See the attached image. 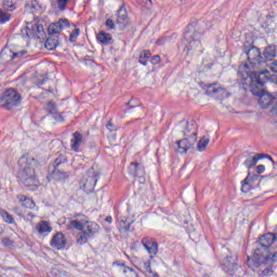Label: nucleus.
I'll return each instance as SVG.
<instances>
[{
    "label": "nucleus",
    "instance_id": "79ce46f5",
    "mask_svg": "<svg viewBox=\"0 0 277 277\" xmlns=\"http://www.w3.org/2000/svg\"><path fill=\"white\" fill-rule=\"evenodd\" d=\"M145 276H147V277H159V274H157L156 272H153V268H151L149 272L145 273Z\"/></svg>",
    "mask_w": 277,
    "mask_h": 277
},
{
    "label": "nucleus",
    "instance_id": "4be33fe9",
    "mask_svg": "<svg viewBox=\"0 0 277 277\" xmlns=\"http://www.w3.org/2000/svg\"><path fill=\"white\" fill-rule=\"evenodd\" d=\"M25 9L27 10V12H31L34 14L36 12H39L40 3H38L37 0H30L28 3H26Z\"/></svg>",
    "mask_w": 277,
    "mask_h": 277
},
{
    "label": "nucleus",
    "instance_id": "dca6fc26",
    "mask_svg": "<svg viewBox=\"0 0 277 277\" xmlns=\"http://www.w3.org/2000/svg\"><path fill=\"white\" fill-rule=\"evenodd\" d=\"M232 256H227L224 263V269L229 276H235V272H237V264H235V259L230 262Z\"/></svg>",
    "mask_w": 277,
    "mask_h": 277
},
{
    "label": "nucleus",
    "instance_id": "de8ad7c7",
    "mask_svg": "<svg viewBox=\"0 0 277 277\" xmlns=\"http://www.w3.org/2000/svg\"><path fill=\"white\" fill-rule=\"evenodd\" d=\"M2 241H3L4 246H10V243H12V241L8 238H4Z\"/></svg>",
    "mask_w": 277,
    "mask_h": 277
},
{
    "label": "nucleus",
    "instance_id": "a211bd4d",
    "mask_svg": "<svg viewBox=\"0 0 277 277\" xmlns=\"http://www.w3.org/2000/svg\"><path fill=\"white\" fill-rule=\"evenodd\" d=\"M261 159H265V155L263 154H258L255 156H250L249 158H247V160L245 161L246 167L250 170V168H254V166H256V163H259V161H261Z\"/></svg>",
    "mask_w": 277,
    "mask_h": 277
},
{
    "label": "nucleus",
    "instance_id": "7ed1b4c3",
    "mask_svg": "<svg viewBox=\"0 0 277 277\" xmlns=\"http://www.w3.org/2000/svg\"><path fill=\"white\" fill-rule=\"evenodd\" d=\"M74 217H75L74 220L69 221L67 228L83 230L90 237H94V235H96V233L101 230V226H98L97 223L88 221L84 219H80L81 214H76Z\"/></svg>",
    "mask_w": 277,
    "mask_h": 277
},
{
    "label": "nucleus",
    "instance_id": "39448f33",
    "mask_svg": "<svg viewBox=\"0 0 277 277\" xmlns=\"http://www.w3.org/2000/svg\"><path fill=\"white\" fill-rule=\"evenodd\" d=\"M1 103L4 109H12V107H16L21 103V95L16 90L9 89L1 97Z\"/></svg>",
    "mask_w": 277,
    "mask_h": 277
},
{
    "label": "nucleus",
    "instance_id": "ea45409f",
    "mask_svg": "<svg viewBox=\"0 0 277 277\" xmlns=\"http://www.w3.org/2000/svg\"><path fill=\"white\" fill-rule=\"evenodd\" d=\"M138 62L140 64H142V66H147L148 58H145L144 56H140Z\"/></svg>",
    "mask_w": 277,
    "mask_h": 277
},
{
    "label": "nucleus",
    "instance_id": "4468645a",
    "mask_svg": "<svg viewBox=\"0 0 277 277\" xmlns=\"http://www.w3.org/2000/svg\"><path fill=\"white\" fill-rule=\"evenodd\" d=\"M129 172L132 176H137L138 183L144 184L146 183V177L144 176V167L140 163H132L129 167Z\"/></svg>",
    "mask_w": 277,
    "mask_h": 277
},
{
    "label": "nucleus",
    "instance_id": "5fc2aeb1",
    "mask_svg": "<svg viewBox=\"0 0 277 277\" xmlns=\"http://www.w3.org/2000/svg\"><path fill=\"white\" fill-rule=\"evenodd\" d=\"M148 2L150 3V0H148Z\"/></svg>",
    "mask_w": 277,
    "mask_h": 277
},
{
    "label": "nucleus",
    "instance_id": "393cba45",
    "mask_svg": "<svg viewBox=\"0 0 277 277\" xmlns=\"http://www.w3.org/2000/svg\"><path fill=\"white\" fill-rule=\"evenodd\" d=\"M189 124H194L196 130L198 129V127L196 126V122H194V121L187 122L185 124L184 135L188 140L194 136V130H192V128H189Z\"/></svg>",
    "mask_w": 277,
    "mask_h": 277
},
{
    "label": "nucleus",
    "instance_id": "0eeeda50",
    "mask_svg": "<svg viewBox=\"0 0 277 277\" xmlns=\"http://www.w3.org/2000/svg\"><path fill=\"white\" fill-rule=\"evenodd\" d=\"M186 41L185 51L189 53V51H196L202 47V42L200 41V34L196 31H187L184 36Z\"/></svg>",
    "mask_w": 277,
    "mask_h": 277
},
{
    "label": "nucleus",
    "instance_id": "09e8293b",
    "mask_svg": "<svg viewBox=\"0 0 277 277\" xmlns=\"http://www.w3.org/2000/svg\"><path fill=\"white\" fill-rule=\"evenodd\" d=\"M105 222L111 224V222H114V219L111 216H106Z\"/></svg>",
    "mask_w": 277,
    "mask_h": 277
},
{
    "label": "nucleus",
    "instance_id": "9b49d317",
    "mask_svg": "<svg viewBox=\"0 0 277 277\" xmlns=\"http://www.w3.org/2000/svg\"><path fill=\"white\" fill-rule=\"evenodd\" d=\"M142 246L148 252L149 259H155L157 256V252H159V245L157 241H154L151 238H143Z\"/></svg>",
    "mask_w": 277,
    "mask_h": 277
},
{
    "label": "nucleus",
    "instance_id": "58836bf2",
    "mask_svg": "<svg viewBox=\"0 0 277 277\" xmlns=\"http://www.w3.org/2000/svg\"><path fill=\"white\" fill-rule=\"evenodd\" d=\"M106 27H108V29H115V24L113 19H107L106 21Z\"/></svg>",
    "mask_w": 277,
    "mask_h": 277
},
{
    "label": "nucleus",
    "instance_id": "1a4fd4ad",
    "mask_svg": "<svg viewBox=\"0 0 277 277\" xmlns=\"http://www.w3.org/2000/svg\"><path fill=\"white\" fill-rule=\"evenodd\" d=\"M96 173H94V170H90L85 176L82 177L80 182V187L83 189V192H92L94 187H96Z\"/></svg>",
    "mask_w": 277,
    "mask_h": 277
},
{
    "label": "nucleus",
    "instance_id": "a19ab883",
    "mask_svg": "<svg viewBox=\"0 0 277 277\" xmlns=\"http://www.w3.org/2000/svg\"><path fill=\"white\" fill-rule=\"evenodd\" d=\"M272 72H277V61L269 64Z\"/></svg>",
    "mask_w": 277,
    "mask_h": 277
},
{
    "label": "nucleus",
    "instance_id": "e433bc0d",
    "mask_svg": "<svg viewBox=\"0 0 277 277\" xmlns=\"http://www.w3.org/2000/svg\"><path fill=\"white\" fill-rule=\"evenodd\" d=\"M55 109H56L55 103H54V102H50V103L48 104V111H49L50 114H55Z\"/></svg>",
    "mask_w": 277,
    "mask_h": 277
},
{
    "label": "nucleus",
    "instance_id": "c03bdc74",
    "mask_svg": "<svg viewBox=\"0 0 277 277\" xmlns=\"http://www.w3.org/2000/svg\"><path fill=\"white\" fill-rule=\"evenodd\" d=\"M263 172H265V166L259 164L258 166V174H263Z\"/></svg>",
    "mask_w": 277,
    "mask_h": 277
},
{
    "label": "nucleus",
    "instance_id": "7c9ffc66",
    "mask_svg": "<svg viewBox=\"0 0 277 277\" xmlns=\"http://www.w3.org/2000/svg\"><path fill=\"white\" fill-rule=\"evenodd\" d=\"M79 34H81V30H79V28H75L69 36L70 42H77V38H79Z\"/></svg>",
    "mask_w": 277,
    "mask_h": 277
},
{
    "label": "nucleus",
    "instance_id": "37998d69",
    "mask_svg": "<svg viewBox=\"0 0 277 277\" xmlns=\"http://www.w3.org/2000/svg\"><path fill=\"white\" fill-rule=\"evenodd\" d=\"M64 161H66V159H64L63 157H58V158L55 159L54 163L57 167L61 163H64Z\"/></svg>",
    "mask_w": 277,
    "mask_h": 277
},
{
    "label": "nucleus",
    "instance_id": "f03ea898",
    "mask_svg": "<svg viewBox=\"0 0 277 277\" xmlns=\"http://www.w3.org/2000/svg\"><path fill=\"white\" fill-rule=\"evenodd\" d=\"M36 166H38V162L29 155H24L18 160L17 176L30 192L40 187V182L36 175Z\"/></svg>",
    "mask_w": 277,
    "mask_h": 277
},
{
    "label": "nucleus",
    "instance_id": "c756f323",
    "mask_svg": "<svg viewBox=\"0 0 277 277\" xmlns=\"http://www.w3.org/2000/svg\"><path fill=\"white\" fill-rule=\"evenodd\" d=\"M2 5L4 10H9L10 12H13V10H15L14 0H3Z\"/></svg>",
    "mask_w": 277,
    "mask_h": 277
},
{
    "label": "nucleus",
    "instance_id": "a18cd8bd",
    "mask_svg": "<svg viewBox=\"0 0 277 277\" xmlns=\"http://www.w3.org/2000/svg\"><path fill=\"white\" fill-rule=\"evenodd\" d=\"M106 129H108V131H116V127L113 126L111 122H108V123H107Z\"/></svg>",
    "mask_w": 277,
    "mask_h": 277
},
{
    "label": "nucleus",
    "instance_id": "f704fd0d",
    "mask_svg": "<svg viewBox=\"0 0 277 277\" xmlns=\"http://www.w3.org/2000/svg\"><path fill=\"white\" fill-rule=\"evenodd\" d=\"M141 267H143L145 274L150 272V261L141 263Z\"/></svg>",
    "mask_w": 277,
    "mask_h": 277
},
{
    "label": "nucleus",
    "instance_id": "412c9836",
    "mask_svg": "<svg viewBox=\"0 0 277 277\" xmlns=\"http://www.w3.org/2000/svg\"><path fill=\"white\" fill-rule=\"evenodd\" d=\"M37 230L38 233H40V235L44 234V233H51L53 230V227H51V225L49 224V222L47 221H41L38 225H37Z\"/></svg>",
    "mask_w": 277,
    "mask_h": 277
},
{
    "label": "nucleus",
    "instance_id": "49530a36",
    "mask_svg": "<svg viewBox=\"0 0 277 277\" xmlns=\"http://www.w3.org/2000/svg\"><path fill=\"white\" fill-rule=\"evenodd\" d=\"M159 62V55H156L151 58V64H157Z\"/></svg>",
    "mask_w": 277,
    "mask_h": 277
},
{
    "label": "nucleus",
    "instance_id": "f8f14e48",
    "mask_svg": "<svg viewBox=\"0 0 277 277\" xmlns=\"http://www.w3.org/2000/svg\"><path fill=\"white\" fill-rule=\"evenodd\" d=\"M67 27H70V22L68 18H61L56 23L51 24L48 31L51 35L61 34V31H64V29H67Z\"/></svg>",
    "mask_w": 277,
    "mask_h": 277
},
{
    "label": "nucleus",
    "instance_id": "5701e85b",
    "mask_svg": "<svg viewBox=\"0 0 277 277\" xmlns=\"http://www.w3.org/2000/svg\"><path fill=\"white\" fill-rule=\"evenodd\" d=\"M277 52H276V45H268L264 50V57L265 60H272L273 57H276Z\"/></svg>",
    "mask_w": 277,
    "mask_h": 277
},
{
    "label": "nucleus",
    "instance_id": "2eb2a0df",
    "mask_svg": "<svg viewBox=\"0 0 277 277\" xmlns=\"http://www.w3.org/2000/svg\"><path fill=\"white\" fill-rule=\"evenodd\" d=\"M66 236H64V234L62 233H56L50 242V246H52V248H55V250H64V248H66Z\"/></svg>",
    "mask_w": 277,
    "mask_h": 277
},
{
    "label": "nucleus",
    "instance_id": "aec40b11",
    "mask_svg": "<svg viewBox=\"0 0 277 277\" xmlns=\"http://www.w3.org/2000/svg\"><path fill=\"white\" fill-rule=\"evenodd\" d=\"M96 40L97 42H100V44L107 45L111 42V35L105 31H101L100 34H97Z\"/></svg>",
    "mask_w": 277,
    "mask_h": 277
},
{
    "label": "nucleus",
    "instance_id": "423d86ee",
    "mask_svg": "<svg viewBox=\"0 0 277 277\" xmlns=\"http://www.w3.org/2000/svg\"><path fill=\"white\" fill-rule=\"evenodd\" d=\"M23 36H26V38L36 39L40 38L42 34H44V27L42 25L38 24V22H28L26 24V27L22 30Z\"/></svg>",
    "mask_w": 277,
    "mask_h": 277
},
{
    "label": "nucleus",
    "instance_id": "c85d7f7f",
    "mask_svg": "<svg viewBox=\"0 0 277 277\" xmlns=\"http://www.w3.org/2000/svg\"><path fill=\"white\" fill-rule=\"evenodd\" d=\"M90 237H91L90 235H88L87 233H84L83 230H81V232L78 234L77 242L80 243V246H83V243H88V239H89Z\"/></svg>",
    "mask_w": 277,
    "mask_h": 277
},
{
    "label": "nucleus",
    "instance_id": "603ef678",
    "mask_svg": "<svg viewBox=\"0 0 277 277\" xmlns=\"http://www.w3.org/2000/svg\"><path fill=\"white\" fill-rule=\"evenodd\" d=\"M164 43H166L164 41H161V40L158 41V44H164Z\"/></svg>",
    "mask_w": 277,
    "mask_h": 277
},
{
    "label": "nucleus",
    "instance_id": "cd10ccee",
    "mask_svg": "<svg viewBox=\"0 0 277 277\" xmlns=\"http://www.w3.org/2000/svg\"><path fill=\"white\" fill-rule=\"evenodd\" d=\"M117 222L120 226V230L123 232V233H128V230L131 226V223L128 222V221H124L123 219H120V217L117 219Z\"/></svg>",
    "mask_w": 277,
    "mask_h": 277
},
{
    "label": "nucleus",
    "instance_id": "72a5a7b5",
    "mask_svg": "<svg viewBox=\"0 0 277 277\" xmlns=\"http://www.w3.org/2000/svg\"><path fill=\"white\" fill-rule=\"evenodd\" d=\"M66 5H68V0H57V8L61 11L66 10Z\"/></svg>",
    "mask_w": 277,
    "mask_h": 277
},
{
    "label": "nucleus",
    "instance_id": "864d4df0",
    "mask_svg": "<svg viewBox=\"0 0 277 277\" xmlns=\"http://www.w3.org/2000/svg\"><path fill=\"white\" fill-rule=\"evenodd\" d=\"M63 174V176H66V173H62Z\"/></svg>",
    "mask_w": 277,
    "mask_h": 277
},
{
    "label": "nucleus",
    "instance_id": "b1692460",
    "mask_svg": "<svg viewBox=\"0 0 277 277\" xmlns=\"http://www.w3.org/2000/svg\"><path fill=\"white\" fill-rule=\"evenodd\" d=\"M57 44H60L57 39L49 38L47 39L44 47L48 51H54V49H57Z\"/></svg>",
    "mask_w": 277,
    "mask_h": 277
},
{
    "label": "nucleus",
    "instance_id": "2f4dec72",
    "mask_svg": "<svg viewBox=\"0 0 277 277\" xmlns=\"http://www.w3.org/2000/svg\"><path fill=\"white\" fill-rule=\"evenodd\" d=\"M9 21H10V14L0 10V23L4 24V23H8Z\"/></svg>",
    "mask_w": 277,
    "mask_h": 277
},
{
    "label": "nucleus",
    "instance_id": "f257e3e1",
    "mask_svg": "<svg viewBox=\"0 0 277 277\" xmlns=\"http://www.w3.org/2000/svg\"><path fill=\"white\" fill-rule=\"evenodd\" d=\"M246 55L249 62L248 64H243L238 69V75L241 79L242 85H249V88H263L269 79V70L265 69L260 72H253L251 68H261L265 61H263V56L261 55V50L259 48L252 45L249 50L246 51Z\"/></svg>",
    "mask_w": 277,
    "mask_h": 277
},
{
    "label": "nucleus",
    "instance_id": "6ab92c4d",
    "mask_svg": "<svg viewBox=\"0 0 277 277\" xmlns=\"http://www.w3.org/2000/svg\"><path fill=\"white\" fill-rule=\"evenodd\" d=\"M17 198L22 203V207H24L25 209H36V202H34V199L24 195H18Z\"/></svg>",
    "mask_w": 277,
    "mask_h": 277
},
{
    "label": "nucleus",
    "instance_id": "ddd939ff",
    "mask_svg": "<svg viewBox=\"0 0 277 277\" xmlns=\"http://www.w3.org/2000/svg\"><path fill=\"white\" fill-rule=\"evenodd\" d=\"M255 95L260 97L259 103L262 109H267V107H269V105H274V102L276 101V96L265 91H262L261 94H255Z\"/></svg>",
    "mask_w": 277,
    "mask_h": 277
},
{
    "label": "nucleus",
    "instance_id": "f3484780",
    "mask_svg": "<svg viewBox=\"0 0 277 277\" xmlns=\"http://www.w3.org/2000/svg\"><path fill=\"white\" fill-rule=\"evenodd\" d=\"M82 142L83 136L79 132H75L71 137V150L79 153V146H81Z\"/></svg>",
    "mask_w": 277,
    "mask_h": 277
},
{
    "label": "nucleus",
    "instance_id": "20e7f679",
    "mask_svg": "<svg viewBox=\"0 0 277 277\" xmlns=\"http://www.w3.org/2000/svg\"><path fill=\"white\" fill-rule=\"evenodd\" d=\"M188 129L193 131V136H190L189 138H183L176 142L175 149H176V153H179L180 155H185V153H187V150H189V148H192V146L196 144V140H197L196 126L189 124Z\"/></svg>",
    "mask_w": 277,
    "mask_h": 277
},
{
    "label": "nucleus",
    "instance_id": "473e14b6",
    "mask_svg": "<svg viewBox=\"0 0 277 277\" xmlns=\"http://www.w3.org/2000/svg\"><path fill=\"white\" fill-rule=\"evenodd\" d=\"M119 17L117 18V25H123L124 21H127V13H122V11H119Z\"/></svg>",
    "mask_w": 277,
    "mask_h": 277
},
{
    "label": "nucleus",
    "instance_id": "6e6552de",
    "mask_svg": "<svg viewBox=\"0 0 277 277\" xmlns=\"http://www.w3.org/2000/svg\"><path fill=\"white\" fill-rule=\"evenodd\" d=\"M206 93L208 96L219 101H222V98H226V96H228V91L219 83L209 84L206 89Z\"/></svg>",
    "mask_w": 277,
    "mask_h": 277
},
{
    "label": "nucleus",
    "instance_id": "c9c22d12",
    "mask_svg": "<svg viewBox=\"0 0 277 277\" xmlns=\"http://www.w3.org/2000/svg\"><path fill=\"white\" fill-rule=\"evenodd\" d=\"M272 274H274V271L266 268V269L262 271V273L260 274V277H268V276H272Z\"/></svg>",
    "mask_w": 277,
    "mask_h": 277
},
{
    "label": "nucleus",
    "instance_id": "8fccbe9b",
    "mask_svg": "<svg viewBox=\"0 0 277 277\" xmlns=\"http://www.w3.org/2000/svg\"><path fill=\"white\" fill-rule=\"evenodd\" d=\"M267 159H269V161H272L273 166H274V159L272 158V156H266Z\"/></svg>",
    "mask_w": 277,
    "mask_h": 277
},
{
    "label": "nucleus",
    "instance_id": "4c0bfd02",
    "mask_svg": "<svg viewBox=\"0 0 277 277\" xmlns=\"http://www.w3.org/2000/svg\"><path fill=\"white\" fill-rule=\"evenodd\" d=\"M150 55H153L151 53H150V51H148V50H145V51H143L142 53H141V57H144L145 60H150Z\"/></svg>",
    "mask_w": 277,
    "mask_h": 277
},
{
    "label": "nucleus",
    "instance_id": "3c124183",
    "mask_svg": "<svg viewBox=\"0 0 277 277\" xmlns=\"http://www.w3.org/2000/svg\"><path fill=\"white\" fill-rule=\"evenodd\" d=\"M246 185H248V180H245V181L242 182V187H246Z\"/></svg>",
    "mask_w": 277,
    "mask_h": 277
},
{
    "label": "nucleus",
    "instance_id": "9d476101",
    "mask_svg": "<svg viewBox=\"0 0 277 277\" xmlns=\"http://www.w3.org/2000/svg\"><path fill=\"white\" fill-rule=\"evenodd\" d=\"M27 53L26 51L13 52L10 48H4L0 53V62H4L5 64H10V62H14L16 57H23Z\"/></svg>",
    "mask_w": 277,
    "mask_h": 277
},
{
    "label": "nucleus",
    "instance_id": "bb28decb",
    "mask_svg": "<svg viewBox=\"0 0 277 277\" xmlns=\"http://www.w3.org/2000/svg\"><path fill=\"white\" fill-rule=\"evenodd\" d=\"M0 217H2L3 222H6V224H14V217L5 210H0Z\"/></svg>",
    "mask_w": 277,
    "mask_h": 277
},
{
    "label": "nucleus",
    "instance_id": "a878e982",
    "mask_svg": "<svg viewBox=\"0 0 277 277\" xmlns=\"http://www.w3.org/2000/svg\"><path fill=\"white\" fill-rule=\"evenodd\" d=\"M207 146H209V138L203 136L197 144V150L203 153V150H207Z\"/></svg>",
    "mask_w": 277,
    "mask_h": 277
}]
</instances>
